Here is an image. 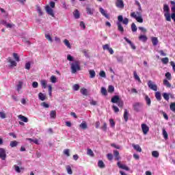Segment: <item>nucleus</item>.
Returning a JSON list of instances; mask_svg holds the SVG:
<instances>
[{"instance_id": "0e129e2a", "label": "nucleus", "mask_w": 175, "mask_h": 175, "mask_svg": "<svg viewBox=\"0 0 175 175\" xmlns=\"http://www.w3.org/2000/svg\"><path fill=\"white\" fill-rule=\"evenodd\" d=\"M0 118H2L3 120L6 118V113H5V112L0 111Z\"/></svg>"}, {"instance_id": "4d7b16f0", "label": "nucleus", "mask_w": 175, "mask_h": 175, "mask_svg": "<svg viewBox=\"0 0 175 175\" xmlns=\"http://www.w3.org/2000/svg\"><path fill=\"white\" fill-rule=\"evenodd\" d=\"M64 154L66 155L67 157H70V153L69 149H65L64 150Z\"/></svg>"}, {"instance_id": "412c9836", "label": "nucleus", "mask_w": 175, "mask_h": 175, "mask_svg": "<svg viewBox=\"0 0 175 175\" xmlns=\"http://www.w3.org/2000/svg\"><path fill=\"white\" fill-rule=\"evenodd\" d=\"M147 36L141 35L139 36V40H141V42H144V43H146V42H147Z\"/></svg>"}, {"instance_id": "dca6fc26", "label": "nucleus", "mask_w": 175, "mask_h": 175, "mask_svg": "<svg viewBox=\"0 0 175 175\" xmlns=\"http://www.w3.org/2000/svg\"><path fill=\"white\" fill-rule=\"evenodd\" d=\"M120 100V96H113L111 100L112 103H117Z\"/></svg>"}, {"instance_id": "09e8293b", "label": "nucleus", "mask_w": 175, "mask_h": 175, "mask_svg": "<svg viewBox=\"0 0 175 175\" xmlns=\"http://www.w3.org/2000/svg\"><path fill=\"white\" fill-rule=\"evenodd\" d=\"M116 103H117L118 107H124V101H122V100L120 99Z\"/></svg>"}, {"instance_id": "69168bd1", "label": "nucleus", "mask_w": 175, "mask_h": 175, "mask_svg": "<svg viewBox=\"0 0 175 175\" xmlns=\"http://www.w3.org/2000/svg\"><path fill=\"white\" fill-rule=\"evenodd\" d=\"M107 158L109 161H113V154L109 153L107 154Z\"/></svg>"}, {"instance_id": "f03ea898", "label": "nucleus", "mask_w": 175, "mask_h": 175, "mask_svg": "<svg viewBox=\"0 0 175 175\" xmlns=\"http://www.w3.org/2000/svg\"><path fill=\"white\" fill-rule=\"evenodd\" d=\"M163 11L165 12L164 14V17H165L166 21H171L170 18V8H169V5L167 4L163 5Z\"/></svg>"}, {"instance_id": "aec40b11", "label": "nucleus", "mask_w": 175, "mask_h": 175, "mask_svg": "<svg viewBox=\"0 0 175 175\" xmlns=\"http://www.w3.org/2000/svg\"><path fill=\"white\" fill-rule=\"evenodd\" d=\"M132 146L133 147L134 150H135V151H137L138 152H142V148L140 147V146H139V144H133Z\"/></svg>"}, {"instance_id": "5701e85b", "label": "nucleus", "mask_w": 175, "mask_h": 175, "mask_svg": "<svg viewBox=\"0 0 175 175\" xmlns=\"http://www.w3.org/2000/svg\"><path fill=\"white\" fill-rule=\"evenodd\" d=\"M98 167H100V169H105V167H106V165H105V163H103V161L102 160L98 161Z\"/></svg>"}, {"instance_id": "603ef678", "label": "nucleus", "mask_w": 175, "mask_h": 175, "mask_svg": "<svg viewBox=\"0 0 175 175\" xmlns=\"http://www.w3.org/2000/svg\"><path fill=\"white\" fill-rule=\"evenodd\" d=\"M74 91H79L80 90V85L79 84H75L72 87Z\"/></svg>"}, {"instance_id": "ea45409f", "label": "nucleus", "mask_w": 175, "mask_h": 175, "mask_svg": "<svg viewBox=\"0 0 175 175\" xmlns=\"http://www.w3.org/2000/svg\"><path fill=\"white\" fill-rule=\"evenodd\" d=\"M41 85L42 88H47V81L46 80L41 81Z\"/></svg>"}, {"instance_id": "c85d7f7f", "label": "nucleus", "mask_w": 175, "mask_h": 175, "mask_svg": "<svg viewBox=\"0 0 175 175\" xmlns=\"http://www.w3.org/2000/svg\"><path fill=\"white\" fill-rule=\"evenodd\" d=\"M18 118L20 120H21L23 122H28V118L23 116V115H19L18 116Z\"/></svg>"}, {"instance_id": "3c124183", "label": "nucleus", "mask_w": 175, "mask_h": 175, "mask_svg": "<svg viewBox=\"0 0 175 175\" xmlns=\"http://www.w3.org/2000/svg\"><path fill=\"white\" fill-rule=\"evenodd\" d=\"M113 91H114V86L109 85V87H108V92H109L110 94H113Z\"/></svg>"}, {"instance_id": "5fc2aeb1", "label": "nucleus", "mask_w": 175, "mask_h": 175, "mask_svg": "<svg viewBox=\"0 0 175 175\" xmlns=\"http://www.w3.org/2000/svg\"><path fill=\"white\" fill-rule=\"evenodd\" d=\"M109 124H110L111 128H114V126H116V122H114L113 119L109 120Z\"/></svg>"}, {"instance_id": "a878e982", "label": "nucleus", "mask_w": 175, "mask_h": 175, "mask_svg": "<svg viewBox=\"0 0 175 175\" xmlns=\"http://www.w3.org/2000/svg\"><path fill=\"white\" fill-rule=\"evenodd\" d=\"M56 117H57V111L55 110L51 111V112H50V118L55 119Z\"/></svg>"}, {"instance_id": "39448f33", "label": "nucleus", "mask_w": 175, "mask_h": 175, "mask_svg": "<svg viewBox=\"0 0 175 175\" xmlns=\"http://www.w3.org/2000/svg\"><path fill=\"white\" fill-rule=\"evenodd\" d=\"M99 12L102 14V16H104V17H105V18L110 20V15H109V14H107V12L106 10H105V9H103V8H100Z\"/></svg>"}, {"instance_id": "680f3d73", "label": "nucleus", "mask_w": 175, "mask_h": 175, "mask_svg": "<svg viewBox=\"0 0 175 175\" xmlns=\"http://www.w3.org/2000/svg\"><path fill=\"white\" fill-rule=\"evenodd\" d=\"M41 106H42L43 107H45V109H49V107H50V105H49V104H47V103L46 102L42 103Z\"/></svg>"}, {"instance_id": "49530a36", "label": "nucleus", "mask_w": 175, "mask_h": 175, "mask_svg": "<svg viewBox=\"0 0 175 175\" xmlns=\"http://www.w3.org/2000/svg\"><path fill=\"white\" fill-rule=\"evenodd\" d=\"M170 109L174 113H175V103H171V104L170 105Z\"/></svg>"}, {"instance_id": "13d9d810", "label": "nucleus", "mask_w": 175, "mask_h": 175, "mask_svg": "<svg viewBox=\"0 0 175 175\" xmlns=\"http://www.w3.org/2000/svg\"><path fill=\"white\" fill-rule=\"evenodd\" d=\"M37 12H38V16H43V12H42L40 7H37Z\"/></svg>"}, {"instance_id": "ddd939ff", "label": "nucleus", "mask_w": 175, "mask_h": 175, "mask_svg": "<svg viewBox=\"0 0 175 175\" xmlns=\"http://www.w3.org/2000/svg\"><path fill=\"white\" fill-rule=\"evenodd\" d=\"M124 40L129 44H130L131 49H133V50H136V46H135V44H133L132 41H131L129 39H128V38L124 37Z\"/></svg>"}, {"instance_id": "f257e3e1", "label": "nucleus", "mask_w": 175, "mask_h": 175, "mask_svg": "<svg viewBox=\"0 0 175 175\" xmlns=\"http://www.w3.org/2000/svg\"><path fill=\"white\" fill-rule=\"evenodd\" d=\"M71 66V73H77L79 70H81V67H80V61L75 60L73 62L70 63Z\"/></svg>"}, {"instance_id": "6ab92c4d", "label": "nucleus", "mask_w": 175, "mask_h": 175, "mask_svg": "<svg viewBox=\"0 0 175 175\" xmlns=\"http://www.w3.org/2000/svg\"><path fill=\"white\" fill-rule=\"evenodd\" d=\"M163 85H165V87H167V88H170L172 87V84H170V82H169V81H167V79H164L163 81Z\"/></svg>"}, {"instance_id": "052dcab7", "label": "nucleus", "mask_w": 175, "mask_h": 175, "mask_svg": "<svg viewBox=\"0 0 175 175\" xmlns=\"http://www.w3.org/2000/svg\"><path fill=\"white\" fill-rule=\"evenodd\" d=\"M45 38L46 39H47V40H49L51 42H53V38H51V36L49 34H45Z\"/></svg>"}, {"instance_id": "c756f323", "label": "nucleus", "mask_w": 175, "mask_h": 175, "mask_svg": "<svg viewBox=\"0 0 175 175\" xmlns=\"http://www.w3.org/2000/svg\"><path fill=\"white\" fill-rule=\"evenodd\" d=\"M151 40L153 46H157V44H158V38L152 37Z\"/></svg>"}, {"instance_id": "20e7f679", "label": "nucleus", "mask_w": 175, "mask_h": 175, "mask_svg": "<svg viewBox=\"0 0 175 175\" xmlns=\"http://www.w3.org/2000/svg\"><path fill=\"white\" fill-rule=\"evenodd\" d=\"M148 87H149L150 90H152V91H158V86H157L156 84H154L152 81H148Z\"/></svg>"}, {"instance_id": "7c9ffc66", "label": "nucleus", "mask_w": 175, "mask_h": 175, "mask_svg": "<svg viewBox=\"0 0 175 175\" xmlns=\"http://www.w3.org/2000/svg\"><path fill=\"white\" fill-rule=\"evenodd\" d=\"M79 127L81 129H87V128H88V126L87 125V122H85V121H83L80 125Z\"/></svg>"}, {"instance_id": "79ce46f5", "label": "nucleus", "mask_w": 175, "mask_h": 175, "mask_svg": "<svg viewBox=\"0 0 175 175\" xmlns=\"http://www.w3.org/2000/svg\"><path fill=\"white\" fill-rule=\"evenodd\" d=\"M100 92H101L102 95H104L105 96H106V95H107V90H106V88H105L103 87L101 88Z\"/></svg>"}, {"instance_id": "c9c22d12", "label": "nucleus", "mask_w": 175, "mask_h": 175, "mask_svg": "<svg viewBox=\"0 0 175 175\" xmlns=\"http://www.w3.org/2000/svg\"><path fill=\"white\" fill-rule=\"evenodd\" d=\"M81 93L82 94V95H85V96H87V95H88V91L84 88L81 89Z\"/></svg>"}, {"instance_id": "473e14b6", "label": "nucleus", "mask_w": 175, "mask_h": 175, "mask_svg": "<svg viewBox=\"0 0 175 175\" xmlns=\"http://www.w3.org/2000/svg\"><path fill=\"white\" fill-rule=\"evenodd\" d=\"M145 100L148 106H151V99L150 98V97H148V96L147 95L145 96Z\"/></svg>"}, {"instance_id": "4468645a", "label": "nucleus", "mask_w": 175, "mask_h": 175, "mask_svg": "<svg viewBox=\"0 0 175 175\" xmlns=\"http://www.w3.org/2000/svg\"><path fill=\"white\" fill-rule=\"evenodd\" d=\"M140 106H142V104H140V103H134L133 105V109L135 110V111H139Z\"/></svg>"}, {"instance_id": "e2e57ef3", "label": "nucleus", "mask_w": 175, "mask_h": 175, "mask_svg": "<svg viewBox=\"0 0 175 175\" xmlns=\"http://www.w3.org/2000/svg\"><path fill=\"white\" fill-rule=\"evenodd\" d=\"M165 77L167 80H172V74L170 72L165 73Z\"/></svg>"}, {"instance_id": "de8ad7c7", "label": "nucleus", "mask_w": 175, "mask_h": 175, "mask_svg": "<svg viewBox=\"0 0 175 175\" xmlns=\"http://www.w3.org/2000/svg\"><path fill=\"white\" fill-rule=\"evenodd\" d=\"M23 81H20L18 82V84L17 85V91H20V90H21V88H23Z\"/></svg>"}, {"instance_id": "2f4dec72", "label": "nucleus", "mask_w": 175, "mask_h": 175, "mask_svg": "<svg viewBox=\"0 0 175 175\" xmlns=\"http://www.w3.org/2000/svg\"><path fill=\"white\" fill-rule=\"evenodd\" d=\"M133 75H134V79L137 81H139V83H142V80H140V77H139V75H137V72H136V71L133 72Z\"/></svg>"}, {"instance_id": "6e6d98bb", "label": "nucleus", "mask_w": 175, "mask_h": 175, "mask_svg": "<svg viewBox=\"0 0 175 175\" xmlns=\"http://www.w3.org/2000/svg\"><path fill=\"white\" fill-rule=\"evenodd\" d=\"M99 76L100 77L106 78V72L104 70L100 71Z\"/></svg>"}, {"instance_id": "a18cd8bd", "label": "nucleus", "mask_w": 175, "mask_h": 175, "mask_svg": "<svg viewBox=\"0 0 175 175\" xmlns=\"http://www.w3.org/2000/svg\"><path fill=\"white\" fill-rule=\"evenodd\" d=\"M152 155L154 158H158V157H159V152L157 150H154L152 152Z\"/></svg>"}, {"instance_id": "f704fd0d", "label": "nucleus", "mask_w": 175, "mask_h": 175, "mask_svg": "<svg viewBox=\"0 0 175 175\" xmlns=\"http://www.w3.org/2000/svg\"><path fill=\"white\" fill-rule=\"evenodd\" d=\"M155 98L157 100H161L162 99V96H161V92H157L155 93Z\"/></svg>"}, {"instance_id": "864d4df0", "label": "nucleus", "mask_w": 175, "mask_h": 175, "mask_svg": "<svg viewBox=\"0 0 175 175\" xmlns=\"http://www.w3.org/2000/svg\"><path fill=\"white\" fill-rule=\"evenodd\" d=\"M66 170L68 174H72L73 172L72 171V167L68 165L66 167Z\"/></svg>"}, {"instance_id": "bb28decb", "label": "nucleus", "mask_w": 175, "mask_h": 175, "mask_svg": "<svg viewBox=\"0 0 175 175\" xmlns=\"http://www.w3.org/2000/svg\"><path fill=\"white\" fill-rule=\"evenodd\" d=\"M89 75H90V79H94L95 76H96V73H95V70H90Z\"/></svg>"}, {"instance_id": "a211bd4d", "label": "nucleus", "mask_w": 175, "mask_h": 175, "mask_svg": "<svg viewBox=\"0 0 175 175\" xmlns=\"http://www.w3.org/2000/svg\"><path fill=\"white\" fill-rule=\"evenodd\" d=\"M38 98H39L40 100H42V102L44 100H46V94H43L42 92H40L38 94Z\"/></svg>"}, {"instance_id": "2eb2a0df", "label": "nucleus", "mask_w": 175, "mask_h": 175, "mask_svg": "<svg viewBox=\"0 0 175 175\" xmlns=\"http://www.w3.org/2000/svg\"><path fill=\"white\" fill-rule=\"evenodd\" d=\"M117 165L120 169H123V170H129V167H128V166L121 164V162L120 161L118 162Z\"/></svg>"}, {"instance_id": "4be33fe9", "label": "nucleus", "mask_w": 175, "mask_h": 175, "mask_svg": "<svg viewBox=\"0 0 175 175\" xmlns=\"http://www.w3.org/2000/svg\"><path fill=\"white\" fill-rule=\"evenodd\" d=\"M113 155H114L116 161H120V152H118V150H113Z\"/></svg>"}, {"instance_id": "1a4fd4ad", "label": "nucleus", "mask_w": 175, "mask_h": 175, "mask_svg": "<svg viewBox=\"0 0 175 175\" xmlns=\"http://www.w3.org/2000/svg\"><path fill=\"white\" fill-rule=\"evenodd\" d=\"M45 10L46 13L49 14V16H52V17H54V11L53 10V9H51V8H50L49 5H46L45 7Z\"/></svg>"}, {"instance_id": "58836bf2", "label": "nucleus", "mask_w": 175, "mask_h": 175, "mask_svg": "<svg viewBox=\"0 0 175 175\" xmlns=\"http://www.w3.org/2000/svg\"><path fill=\"white\" fill-rule=\"evenodd\" d=\"M64 43L68 49L72 48V46H70V43L69 42V40H68L67 39H65L64 40Z\"/></svg>"}, {"instance_id": "a19ab883", "label": "nucleus", "mask_w": 175, "mask_h": 175, "mask_svg": "<svg viewBox=\"0 0 175 175\" xmlns=\"http://www.w3.org/2000/svg\"><path fill=\"white\" fill-rule=\"evenodd\" d=\"M13 57L14 59L16 61V62H20V57L18 56V54L14 53Z\"/></svg>"}, {"instance_id": "f3484780", "label": "nucleus", "mask_w": 175, "mask_h": 175, "mask_svg": "<svg viewBox=\"0 0 175 175\" xmlns=\"http://www.w3.org/2000/svg\"><path fill=\"white\" fill-rule=\"evenodd\" d=\"M129 113H128V110L124 109L123 117L126 122H128V120L129 119Z\"/></svg>"}, {"instance_id": "f8f14e48", "label": "nucleus", "mask_w": 175, "mask_h": 175, "mask_svg": "<svg viewBox=\"0 0 175 175\" xmlns=\"http://www.w3.org/2000/svg\"><path fill=\"white\" fill-rule=\"evenodd\" d=\"M8 62H9L10 64V68H13V66H17V63L16 61L12 60L11 57L8 58Z\"/></svg>"}, {"instance_id": "338daca9", "label": "nucleus", "mask_w": 175, "mask_h": 175, "mask_svg": "<svg viewBox=\"0 0 175 175\" xmlns=\"http://www.w3.org/2000/svg\"><path fill=\"white\" fill-rule=\"evenodd\" d=\"M163 96L165 100H169L170 97L167 93H163Z\"/></svg>"}, {"instance_id": "e433bc0d", "label": "nucleus", "mask_w": 175, "mask_h": 175, "mask_svg": "<svg viewBox=\"0 0 175 175\" xmlns=\"http://www.w3.org/2000/svg\"><path fill=\"white\" fill-rule=\"evenodd\" d=\"M163 136L165 139H167L169 137V135L167 134V132L165 129H163Z\"/></svg>"}, {"instance_id": "b1692460", "label": "nucleus", "mask_w": 175, "mask_h": 175, "mask_svg": "<svg viewBox=\"0 0 175 175\" xmlns=\"http://www.w3.org/2000/svg\"><path fill=\"white\" fill-rule=\"evenodd\" d=\"M86 13H87V14H90V16H92V14H94V9L87 7L86 8Z\"/></svg>"}, {"instance_id": "cd10ccee", "label": "nucleus", "mask_w": 175, "mask_h": 175, "mask_svg": "<svg viewBox=\"0 0 175 175\" xmlns=\"http://www.w3.org/2000/svg\"><path fill=\"white\" fill-rule=\"evenodd\" d=\"M118 30L120 31V32H122V33L124 32V27H122V25H121V23L118 22Z\"/></svg>"}, {"instance_id": "37998d69", "label": "nucleus", "mask_w": 175, "mask_h": 175, "mask_svg": "<svg viewBox=\"0 0 175 175\" xmlns=\"http://www.w3.org/2000/svg\"><path fill=\"white\" fill-rule=\"evenodd\" d=\"M87 154L90 155V157H94L95 156V154H94V152L90 148L88 149Z\"/></svg>"}, {"instance_id": "8fccbe9b", "label": "nucleus", "mask_w": 175, "mask_h": 175, "mask_svg": "<svg viewBox=\"0 0 175 175\" xmlns=\"http://www.w3.org/2000/svg\"><path fill=\"white\" fill-rule=\"evenodd\" d=\"M170 3H171V5H172V8H171L172 12L173 13H175V2H174V1H170Z\"/></svg>"}, {"instance_id": "393cba45", "label": "nucleus", "mask_w": 175, "mask_h": 175, "mask_svg": "<svg viewBox=\"0 0 175 175\" xmlns=\"http://www.w3.org/2000/svg\"><path fill=\"white\" fill-rule=\"evenodd\" d=\"M73 14H74L75 18H76V19L80 18V12H79V10H75L73 12Z\"/></svg>"}, {"instance_id": "0eeeda50", "label": "nucleus", "mask_w": 175, "mask_h": 175, "mask_svg": "<svg viewBox=\"0 0 175 175\" xmlns=\"http://www.w3.org/2000/svg\"><path fill=\"white\" fill-rule=\"evenodd\" d=\"M103 50H107L109 51V54H111V55L114 54V51L113 50L112 48H110V46L109 45V44H106L103 45Z\"/></svg>"}, {"instance_id": "9d476101", "label": "nucleus", "mask_w": 175, "mask_h": 175, "mask_svg": "<svg viewBox=\"0 0 175 175\" xmlns=\"http://www.w3.org/2000/svg\"><path fill=\"white\" fill-rule=\"evenodd\" d=\"M0 158L3 161H5L6 159V151L3 148H0Z\"/></svg>"}, {"instance_id": "72a5a7b5", "label": "nucleus", "mask_w": 175, "mask_h": 175, "mask_svg": "<svg viewBox=\"0 0 175 175\" xmlns=\"http://www.w3.org/2000/svg\"><path fill=\"white\" fill-rule=\"evenodd\" d=\"M18 145V142L17 141H12L10 143V147H17V146Z\"/></svg>"}, {"instance_id": "774afa93", "label": "nucleus", "mask_w": 175, "mask_h": 175, "mask_svg": "<svg viewBox=\"0 0 175 175\" xmlns=\"http://www.w3.org/2000/svg\"><path fill=\"white\" fill-rule=\"evenodd\" d=\"M135 20L137 21V23H143V18H142V16H137Z\"/></svg>"}, {"instance_id": "9b49d317", "label": "nucleus", "mask_w": 175, "mask_h": 175, "mask_svg": "<svg viewBox=\"0 0 175 175\" xmlns=\"http://www.w3.org/2000/svg\"><path fill=\"white\" fill-rule=\"evenodd\" d=\"M13 167H14L15 172H16V173H21V172H24V170H25V168L23 167H20L17 165H14L13 166Z\"/></svg>"}, {"instance_id": "c03bdc74", "label": "nucleus", "mask_w": 175, "mask_h": 175, "mask_svg": "<svg viewBox=\"0 0 175 175\" xmlns=\"http://www.w3.org/2000/svg\"><path fill=\"white\" fill-rule=\"evenodd\" d=\"M131 31L133 32H136V31H137V27H136V25L134 23L131 24Z\"/></svg>"}, {"instance_id": "bf43d9fd", "label": "nucleus", "mask_w": 175, "mask_h": 175, "mask_svg": "<svg viewBox=\"0 0 175 175\" xmlns=\"http://www.w3.org/2000/svg\"><path fill=\"white\" fill-rule=\"evenodd\" d=\"M51 83H57V77L54 75H52L51 77Z\"/></svg>"}, {"instance_id": "7ed1b4c3", "label": "nucleus", "mask_w": 175, "mask_h": 175, "mask_svg": "<svg viewBox=\"0 0 175 175\" xmlns=\"http://www.w3.org/2000/svg\"><path fill=\"white\" fill-rule=\"evenodd\" d=\"M118 20L119 23H122V24H124V25H128V23H129V19L128 18L122 17V15H120L118 16Z\"/></svg>"}, {"instance_id": "6e6552de", "label": "nucleus", "mask_w": 175, "mask_h": 175, "mask_svg": "<svg viewBox=\"0 0 175 175\" xmlns=\"http://www.w3.org/2000/svg\"><path fill=\"white\" fill-rule=\"evenodd\" d=\"M142 129L144 135H147V133H148V131H150V128L146 124H142Z\"/></svg>"}, {"instance_id": "423d86ee", "label": "nucleus", "mask_w": 175, "mask_h": 175, "mask_svg": "<svg viewBox=\"0 0 175 175\" xmlns=\"http://www.w3.org/2000/svg\"><path fill=\"white\" fill-rule=\"evenodd\" d=\"M116 6L119 9H124L125 5L124 4L123 0H116Z\"/></svg>"}, {"instance_id": "4c0bfd02", "label": "nucleus", "mask_w": 175, "mask_h": 175, "mask_svg": "<svg viewBox=\"0 0 175 175\" xmlns=\"http://www.w3.org/2000/svg\"><path fill=\"white\" fill-rule=\"evenodd\" d=\"M161 62L164 65H167V64H169V58L168 57H163L161 59Z\"/></svg>"}]
</instances>
